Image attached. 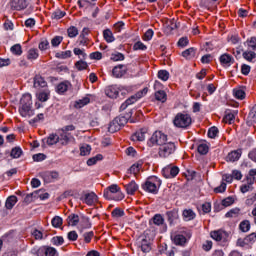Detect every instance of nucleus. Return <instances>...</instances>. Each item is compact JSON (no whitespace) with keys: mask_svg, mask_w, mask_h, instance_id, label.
<instances>
[{"mask_svg":"<svg viewBox=\"0 0 256 256\" xmlns=\"http://www.w3.org/2000/svg\"><path fill=\"white\" fill-rule=\"evenodd\" d=\"M155 241V233L152 230H145L140 236L137 237L135 245L142 253H149L153 249Z\"/></svg>","mask_w":256,"mask_h":256,"instance_id":"obj_1","label":"nucleus"},{"mask_svg":"<svg viewBox=\"0 0 256 256\" xmlns=\"http://www.w3.org/2000/svg\"><path fill=\"white\" fill-rule=\"evenodd\" d=\"M19 113L21 117H33V100L31 94H24L20 99Z\"/></svg>","mask_w":256,"mask_h":256,"instance_id":"obj_2","label":"nucleus"},{"mask_svg":"<svg viewBox=\"0 0 256 256\" xmlns=\"http://www.w3.org/2000/svg\"><path fill=\"white\" fill-rule=\"evenodd\" d=\"M105 199H112L113 201H123L125 195L121 192V188L117 184L110 185L103 193Z\"/></svg>","mask_w":256,"mask_h":256,"instance_id":"obj_3","label":"nucleus"},{"mask_svg":"<svg viewBox=\"0 0 256 256\" xmlns=\"http://www.w3.org/2000/svg\"><path fill=\"white\" fill-rule=\"evenodd\" d=\"M191 123H193V119L191 118V115L188 113H178L173 119V124L178 129H187V127H191Z\"/></svg>","mask_w":256,"mask_h":256,"instance_id":"obj_4","label":"nucleus"},{"mask_svg":"<svg viewBox=\"0 0 256 256\" xmlns=\"http://www.w3.org/2000/svg\"><path fill=\"white\" fill-rule=\"evenodd\" d=\"M159 187H161V179L157 176H150L147 178L144 184H142V189L147 191V193H153L156 195L159 191Z\"/></svg>","mask_w":256,"mask_h":256,"instance_id":"obj_5","label":"nucleus"},{"mask_svg":"<svg viewBox=\"0 0 256 256\" xmlns=\"http://www.w3.org/2000/svg\"><path fill=\"white\" fill-rule=\"evenodd\" d=\"M60 131L61 133L59 137H60L61 145H69L71 141H75V137H73V134H71V131H75V125L70 124V125L64 126L60 129Z\"/></svg>","mask_w":256,"mask_h":256,"instance_id":"obj_6","label":"nucleus"},{"mask_svg":"<svg viewBox=\"0 0 256 256\" xmlns=\"http://www.w3.org/2000/svg\"><path fill=\"white\" fill-rule=\"evenodd\" d=\"M167 143V135L161 131H155L148 140V146L154 147V145H164Z\"/></svg>","mask_w":256,"mask_h":256,"instance_id":"obj_7","label":"nucleus"},{"mask_svg":"<svg viewBox=\"0 0 256 256\" xmlns=\"http://www.w3.org/2000/svg\"><path fill=\"white\" fill-rule=\"evenodd\" d=\"M175 149H176L175 143L165 142L160 146L158 155L159 157L166 159V157H169V155H173L175 153Z\"/></svg>","mask_w":256,"mask_h":256,"instance_id":"obj_8","label":"nucleus"},{"mask_svg":"<svg viewBox=\"0 0 256 256\" xmlns=\"http://www.w3.org/2000/svg\"><path fill=\"white\" fill-rule=\"evenodd\" d=\"M162 175L165 179H173L179 175V167L177 166H167L162 169Z\"/></svg>","mask_w":256,"mask_h":256,"instance_id":"obj_9","label":"nucleus"},{"mask_svg":"<svg viewBox=\"0 0 256 256\" xmlns=\"http://www.w3.org/2000/svg\"><path fill=\"white\" fill-rule=\"evenodd\" d=\"M210 237L214 239V241H223V243H227L229 233L223 230H215L210 233Z\"/></svg>","mask_w":256,"mask_h":256,"instance_id":"obj_10","label":"nucleus"},{"mask_svg":"<svg viewBox=\"0 0 256 256\" xmlns=\"http://www.w3.org/2000/svg\"><path fill=\"white\" fill-rule=\"evenodd\" d=\"M98 197H97V194H95L94 192H89V193H86L83 197V202L86 204V205H95V203H97L98 201Z\"/></svg>","mask_w":256,"mask_h":256,"instance_id":"obj_11","label":"nucleus"},{"mask_svg":"<svg viewBox=\"0 0 256 256\" xmlns=\"http://www.w3.org/2000/svg\"><path fill=\"white\" fill-rule=\"evenodd\" d=\"M29 2L27 0H12L11 7L16 11H22V9H27Z\"/></svg>","mask_w":256,"mask_h":256,"instance_id":"obj_12","label":"nucleus"},{"mask_svg":"<svg viewBox=\"0 0 256 256\" xmlns=\"http://www.w3.org/2000/svg\"><path fill=\"white\" fill-rule=\"evenodd\" d=\"M125 73H127V69L125 68V65H123V64L115 66L112 70V75L116 79H121V77H123V75H125Z\"/></svg>","mask_w":256,"mask_h":256,"instance_id":"obj_13","label":"nucleus"},{"mask_svg":"<svg viewBox=\"0 0 256 256\" xmlns=\"http://www.w3.org/2000/svg\"><path fill=\"white\" fill-rule=\"evenodd\" d=\"M242 153H243V150L241 149L233 150L227 155L226 161L235 163V161H239V159H241Z\"/></svg>","mask_w":256,"mask_h":256,"instance_id":"obj_14","label":"nucleus"},{"mask_svg":"<svg viewBox=\"0 0 256 256\" xmlns=\"http://www.w3.org/2000/svg\"><path fill=\"white\" fill-rule=\"evenodd\" d=\"M34 87L35 89H44L47 87V81L41 75H36L34 77Z\"/></svg>","mask_w":256,"mask_h":256,"instance_id":"obj_15","label":"nucleus"},{"mask_svg":"<svg viewBox=\"0 0 256 256\" xmlns=\"http://www.w3.org/2000/svg\"><path fill=\"white\" fill-rule=\"evenodd\" d=\"M219 61H220L221 65H226L227 67H231V64L235 60L233 59V56L226 53V54H222L220 56Z\"/></svg>","mask_w":256,"mask_h":256,"instance_id":"obj_16","label":"nucleus"},{"mask_svg":"<svg viewBox=\"0 0 256 256\" xmlns=\"http://www.w3.org/2000/svg\"><path fill=\"white\" fill-rule=\"evenodd\" d=\"M233 95H234L235 99H239L240 101H243V99H245V97L247 95L245 93V87L235 88L233 90Z\"/></svg>","mask_w":256,"mask_h":256,"instance_id":"obj_17","label":"nucleus"},{"mask_svg":"<svg viewBox=\"0 0 256 256\" xmlns=\"http://www.w3.org/2000/svg\"><path fill=\"white\" fill-rule=\"evenodd\" d=\"M105 94L110 99H117V97H119V91H117V89L115 87H113V86H108L105 89Z\"/></svg>","mask_w":256,"mask_h":256,"instance_id":"obj_18","label":"nucleus"},{"mask_svg":"<svg viewBox=\"0 0 256 256\" xmlns=\"http://www.w3.org/2000/svg\"><path fill=\"white\" fill-rule=\"evenodd\" d=\"M182 216L184 217L185 221H193L197 217V214L192 209H185L182 212Z\"/></svg>","mask_w":256,"mask_h":256,"instance_id":"obj_19","label":"nucleus"},{"mask_svg":"<svg viewBox=\"0 0 256 256\" xmlns=\"http://www.w3.org/2000/svg\"><path fill=\"white\" fill-rule=\"evenodd\" d=\"M67 221L68 225H71V227H77V225H79V221H81V218H79V215L77 214H70Z\"/></svg>","mask_w":256,"mask_h":256,"instance_id":"obj_20","label":"nucleus"},{"mask_svg":"<svg viewBox=\"0 0 256 256\" xmlns=\"http://www.w3.org/2000/svg\"><path fill=\"white\" fill-rule=\"evenodd\" d=\"M125 189L128 195H135V191L139 189V186L137 185V183H135V181H131L125 186Z\"/></svg>","mask_w":256,"mask_h":256,"instance_id":"obj_21","label":"nucleus"},{"mask_svg":"<svg viewBox=\"0 0 256 256\" xmlns=\"http://www.w3.org/2000/svg\"><path fill=\"white\" fill-rule=\"evenodd\" d=\"M89 103H91V99L89 97H84L82 99L77 100L74 103V107L75 109H81L85 107V105H89Z\"/></svg>","mask_w":256,"mask_h":256,"instance_id":"obj_22","label":"nucleus"},{"mask_svg":"<svg viewBox=\"0 0 256 256\" xmlns=\"http://www.w3.org/2000/svg\"><path fill=\"white\" fill-rule=\"evenodd\" d=\"M61 141V138L57 134H50L49 137L46 139L47 145H57Z\"/></svg>","mask_w":256,"mask_h":256,"instance_id":"obj_23","label":"nucleus"},{"mask_svg":"<svg viewBox=\"0 0 256 256\" xmlns=\"http://www.w3.org/2000/svg\"><path fill=\"white\" fill-rule=\"evenodd\" d=\"M16 204H17V196L12 195L6 199L5 207L6 209H13V207H15Z\"/></svg>","mask_w":256,"mask_h":256,"instance_id":"obj_24","label":"nucleus"},{"mask_svg":"<svg viewBox=\"0 0 256 256\" xmlns=\"http://www.w3.org/2000/svg\"><path fill=\"white\" fill-rule=\"evenodd\" d=\"M130 117H131V114H127L126 116L120 115L114 119L116 120V122L118 123V125L120 127H123V126L127 125Z\"/></svg>","mask_w":256,"mask_h":256,"instance_id":"obj_25","label":"nucleus"},{"mask_svg":"<svg viewBox=\"0 0 256 256\" xmlns=\"http://www.w3.org/2000/svg\"><path fill=\"white\" fill-rule=\"evenodd\" d=\"M103 37L106 43H113V41H115V36H113V32L110 29L103 31Z\"/></svg>","mask_w":256,"mask_h":256,"instance_id":"obj_26","label":"nucleus"},{"mask_svg":"<svg viewBox=\"0 0 256 256\" xmlns=\"http://www.w3.org/2000/svg\"><path fill=\"white\" fill-rule=\"evenodd\" d=\"M121 129V126L118 124L117 120L114 119L110 122L108 131L109 133H117Z\"/></svg>","mask_w":256,"mask_h":256,"instance_id":"obj_27","label":"nucleus"},{"mask_svg":"<svg viewBox=\"0 0 256 256\" xmlns=\"http://www.w3.org/2000/svg\"><path fill=\"white\" fill-rule=\"evenodd\" d=\"M237 115V112L235 111H228L226 112L225 116H224V123H233V121H235V116Z\"/></svg>","mask_w":256,"mask_h":256,"instance_id":"obj_28","label":"nucleus"},{"mask_svg":"<svg viewBox=\"0 0 256 256\" xmlns=\"http://www.w3.org/2000/svg\"><path fill=\"white\" fill-rule=\"evenodd\" d=\"M175 245H185L187 243V238L183 234H177L173 238Z\"/></svg>","mask_w":256,"mask_h":256,"instance_id":"obj_29","label":"nucleus"},{"mask_svg":"<svg viewBox=\"0 0 256 256\" xmlns=\"http://www.w3.org/2000/svg\"><path fill=\"white\" fill-rule=\"evenodd\" d=\"M27 59L29 61H35V59H39V50H37L35 48H31L28 51Z\"/></svg>","mask_w":256,"mask_h":256,"instance_id":"obj_30","label":"nucleus"},{"mask_svg":"<svg viewBox=\"0 0 256 256\" xmlns=\"http://www.w3.org/2000/svg\"><path fill=\"white\" fill-rule=\"evenodd\" d=\"M155 99L156 101H161V103H165L167 101V93L163 90H158L155 93Z\"/></svg>","mask_w":256,"mask_h":256,"instance_id":"obj_31","label":"nucleus"},{"mask_svg":"<svg viewBox=\"0 0 256 256\" xmlns=\"http://www.w3.org/2000/svg\"><path fill=\"white\" fill-rule=\"evenodd\" d=\"M195 53V48L191 47L182 52V57H185V59H193V57H195Z\"/></svg>","mask_w":256,"mask_h":256,"instance_id":"obj_32","label":"nucleus"},{"mask_svg":"<svg viewBox=\"0 0 256 256\" xmlns=\"http://www.w3.org/2000/svg\"><path fill=\"white\" fill-rule=\"evenodd\" d=\"M22 155L23 150L21 149V147H14L10 153V157H12V159H19V157H21Z\"/></svg>","mask_w":256,"mask_h":256,"instance_id":"obj_33","label":"nucleus"},{"mask_svg":"<svg viewBox=\"0 0 256 256\" xmlns=\"http://www.w3.org/2000/svg\"><path fill=\"white\" fill-rule=\"evenodd\" d=\"M133 103H137V99L135 96H131L128 98L121 106H120V111H125L129 105H133Z\"/></svg>","mask_w":256,"mask_h":256,"instance_id":"obj_34","label":"nucleus"},{"mask_svg":"<svg viewBox=\"0 0 256 256\" xmlns=\"http://www.w3.org/2000/svg\"><path fill=\"white\" fill-rule=\"evenodd\" d=\"M131 139L132 141H145V132L143 130L135 132Z\"/></svg>","mask_w":256,"mask_h":256,"instance_id":"obj_35","label":"nucleus"},{"mask_svg":"<svg viewBox=\"0 0 256 256\" xmlns=\"http://www.w3.org/2000/svg\"><path fill=\"white\" fill-rule=\"evenodd\" d=\"M97 161H103V155L98 154L87 160L88 167H91L97 163Z\"/></svg>","mask_w":256,"mask_h":256,"instance_id":"obj_36","label":"nucleus"},{"mask_svg":"<svg viewBox=\"0 0 256 256\" xmlns=\"http://www.w3.org/2000/svg\"><path fill=\"white\" fill-rule=\"evenodd\" d=\"M239 229L243 233H247V231L251 229V223L249 222V220L242 221L239 225Z\"/></svg>","mask_w":256,"mask_h":256,"instance_id":"obj_37","label":"nucleus"},{"mask_svg":"<svg viewBox=\"0 0 256 256\" xmlns=\"http://www.w3.org/2000/svg\"><path fill=\"white\" fill-rule=\"evenodd\" d=\"M50 179H59V172H46L44 173V180L51 182Z\"/></svg>","mask_w":256,"mask_h":256,"instance_id":"obj_38","label":"nucleus"},{"mask_svg":"<svg viewBox=\"0 0 256 256\" xmlns=\"http://www.w3.org/2000/svg\"><path fill=\"white\" fill-rule=\"evenodd\" d=\"M39 193H41V190L27 194L24 198V203L33 202V197H34V199H37V195H39Z\"/></svg>","mask_w":256,"mask_h":256,"instance_id":"obj_39","label":"nucleus"},{"mask_svg":"<svg viewBox=\"0 0 256 256\" xmlns=\"http://www.w3.org/2000/svg\"><path fill=\"white\" fill-rule=\"evenodd\" d=\"M197 151L200 155H207L209 153V146L205 143L199 144Z\"/></svg>","mask_w":256,"mask_h":256,"instance_id":"obj_40","label":"nucleus"},{"mask_svg":"<svg viewBox=\"0 0 256 256\" xmlns=\"http://www.w3.org/2000/svg\"><path fill=\"white\" fill-rule=\"evenodd\" d=\"M111 215L114 219H119V217H125V211H123L121 208H115Z\"/></svg>","mask_w":256,"mask_h":256,"instance_id":"obj_41","label":"nucleus"},{"mask_svg":"<svg viewBox=\"0 0 256 256\" xmlns=\"http://www.w3.org/2000/svg\"><path fill=\"white\" fill-rule=\"evenodd\" d=\"M66 15L65 11L56 10L52 13L51 19H55L56 21H59V19H63V17Z\"/></svg>","mask_w":256,"mask_h":256,"instance_id":"obj_42","label":"nucleus"},{"mask_svg":"<svg viewBox=\"0 0 256 256\" xmlns=\"http://www.w3.org/2000/svg\"><path fill=\"white\" fill-rule=\"evenodd\" d=\"M11 53L13 55H22L23 54V49L21 48V44H15L10 48Z\"/></svg>","mask_w":256,"mask_h":256,"instance_id":"obj_43","label":"nucleus"},{"mask_svg":"<svg viewBox=\"0 0 256 256\" xmlns=\"http://www.w3.org/2000/svg\"><path fill=\"white\" fill-rule=\"evenodd\" d=\"M75 67H76V69H78V71H85V69H87V67H89V64H87V62H85L83 60H79L75 63Z\"/></svg>","mask_w":256,"mask_h":256,"instance_id":"obj_44","label":"nucleus"},{"mask_svg":"<svg viewBox=\"0 0 256 256\" xmlns=\"http://www.w3.org/2000/svg\"><path fill=\"white\" fill-rule=\"evenodd\" d=\"M71 55H72L71 50L56 53L57 59H69V57H71Z\"/></svg>","mask_w":256,"mask_h":256,"instance_id":"obj_45","label":"nucleus"},{"mask_svg":"<svg viewBox=\"0 0 256 256\" xmlns=\"http://www.w3.org/2000/svg\"><path fill=\"white\" fill-rule=\"evenodd\" d=\"M152 221H153L154 225L159 226V225H163V223L165 222V219L163 218V216L161 214H156L152 218Z\"/></svg>","mask_w":256,"mask_h":256,"instance_id":"obj_46","label":"nucleus"},{"mask_svg":"<svg viewBox=\"0 0 256 256\" xmlns=\"http://www.w3.org/2000/svg\"><path fill=\"white\" fill-rule=\"evenodd\" d=\"M80 223H81L83 229H91V222L89 221L88 217L82 216L80 218Z\"/></svg>","mask_w":256,"mask_h":256,"instance_id":"obj_47","label":"nucleus"},{"mask_svg":"<svg viewBox=\"0 0 256 256\" xmlns=\"http://www.w3.org/2000/svg\"><path fill=\"white\" fill-rule=\"evenodd\" d=\"M242 56L246 59V61H249L251 63V61L255 59L256 53L253 51H246V52H243Z\"/></svg>","mask_w":256,"mask_h":256,"instance_id":"obj_48","label":"nucleus"},{"mask_svg":"<svg viewBox=\"0 0 256 256\" xmlns=\"http://www.w3.org/2000/svg\"><path fill=\"white\" fill-rule=\"evenodd\" d=\"M51 243L59 247L60 245H63V243H65V239H63L62 236H54L51 239Z\"/></svg>","mask_w":256,"mask_h":256,"instance_id":"obj_49","label":"nucleus"},{"mask_svg":"<svg viewBox=\"0 0 256 256\" xmlns=\"http://www.w3.org/2000/svg\"><path fill=\"white\" fill-rule=\"evenodd\" d=\"M52 225L55 227V228H59L63 225V218L62 217H59V216H55L52 221H51Z\"/></svg>","mask_w":256,"mask_h":256,"instance_id":"obj_50","label":"nucleus"},{"mask_svg":"<svg viewBox=\"0 0 256 256\" xmlns=\"http://www.w3.org/2000/svg\"><path fill=\"white\" fill-rule=\"evenodd\" d=\"M218 134H219V128H217L215 126L209 128V130H208V137L210 139H215V137H217Z\"/></svg>","mask_w":256,"mask_h":256,"instance_id":"obj_51","label":"nucleus"},{"mask_svg":"<svg viewBox=\"0 0 256 256\" xmlns=\"http://www.w3.org/2000/svg\"><path fill=\"white\" fill-rule=\"evenodd\" d=\"M158 79H161V81H168L169 72L167 70H159L158 71Z\"/></svg>","mask_w":256,"mask_h":256,"instance_id":"obj_52","label":"nucleus"},{"mask_svg":"<svg viewBox=\"0 0 256 256\" xmlns=\"http://www.w3.org/2000/svg\"><path fill=\"white\" fill-rule=\"evenodd\" d=\"M67 33H68V37L73 38L79 35V30L77 29V27L71 26L70 28H68Z\"/></svg>","mask_w":256,"mask_h":256,"instance_id":"obj_53","label":"nucleus"},{"mask_svg":"<svg viewBox=\"0 0 256 256\" xmlns=\"http://www.w3.org/2000/svg\"><path fill=\"white\" fill-rule=\"evenodd\" d=\"M147 46L143 44V42L138 41L133 45V50L134 51H146Z\"/></svg>","mask_w":256,"mask_h":256,"instance_id":"obj_54","label":"nucleus"},{"mask_svg":"<svg viewBox=\"0 0 256 256\" xmlns=\"http://www.w3.org/2000/svg\"><path fill=\"white\" fill-rule=\"evenodd\" d=\"M235 203V198L229 196L222 200L223 207H231Z\"/></svg>","mask_w":256,"mask_h":256,"instance_id":"obj_55","label":"nucleus"},{"mask_svg":"<svg viewBox=\"0 0 256 256\" xmlns=\"http://www.w3.org/2000/svg\"><path fill=\"white\" fill-rule=\"evenodd\" d=\"M38 99L42 101V103H45V101L49 100V92L47 90H44L38 94Z\"/></svg>","mask_w":256,"mask_h":256,"instance_id":"obj_56","label":"nucleus"},{"mask_svg":"<svg viewBox=\"0 0 256 256\" xmlns=\"http://www.w3.org/2000/svg\"><path fill=\"white\" fill-rule=\"evenodd\" d=\"M69 89V84L66 82H62L57 86V93H65Z\"/></svg>","mask_w":256,"mask_h":256,"instance_id":"obj_57","label":"nucleus"},{"mask_svg":"<svg viewBox=\"0 0 256 256\" xmlns=\"http://www.w3.org/2000/svg\"><path fill=\"white\" fill-rule=\"evenodd\" d=\"M256 241V233L253 232L250 235L245 237V242L247 243V245H253V243H255Z\"/></svg>","mask_w":256,"mask_h":256,"instance_id":"obj_58","label":"nucleus"},{"mask_svg":"<svg viewBox=\"0 0 256 256\" xmlns=\"http://www.w3.org/2000/svg\"><path fill=\"white\" fill-rule=\"evenodd\" d=\"M153 35H155V32H153V29H148L143 36L144 41H151L153 39Z\"/></svg>","mask_w":256,"mask_h":256,"instance_id":"obj_59","label":"nucleus"},{"mask_svg":"<svg viewBox=\"0 0 256 256\" xmlns=\"http://www.w3.org/2000/svg\"><path fill=\"white\" fill-rule=\"evenodd\" d=\"M83 237H84L85 243H91V239H93V237H95V233L93 231L85 232L83 234Z\"/></svg>","mask_w":256,"mask_h":256,"instance_id":"obj_60","label":"nucleus"},{"mask_svg":"<svg viewBox=\"0 0 256 256\" xmlns=\"http://www.w3.org/2000/svg\"><path fill=\"white\" fill-rule=\"evenodd\" d=\"M89 153H91V146L87 145V146H82L80 148V155L82 157H85L86 155H89Z\"/></svg>","mask_w":256,"mask_h":256,"instance_id":"obj_61","label":"nucleus"},{"mask_svg":"<svg viewBox=\"0 0 256 256\" xmlns=\"http://www.w3.org/2000/svg\"><path fill=\"white\" fill-rule=\"evenodd\" d=\"M241 210L239 208L231 209L229 212L226 213L225 217H237Z\"/></svg>","mask_w":256,"mask_h":256,"instance_id":"obj_62","label":"nucleus"},{"mask_svg":"<svg viewBox=\"0 0 256 256\" xmlns=\"http://www.w3.org/2000/svg\"><path fill=\"white\" fill-rule=\"evenodd\" d=\"M45 255L46 256H57V250L53 247H48L45 250Z\"/></svg>","mask_w":256,"mask_h":256,"instance_id":"obj_63","label":"nucleus"},{"mask_svg":"<svg viewBox=\"0 0 256 256\" xmlns=\"http://www.w3.org/2000/svg\"><path fill=\"white\" fill-rule=\"evenodd\" d=\"M248 47L252 49V51H256V37H251L250 40H248Z\"/></svg>","mask_w":256,"mask_h":256,"instance_id":"obj_64","label":"nucleus"}]
</instances>
